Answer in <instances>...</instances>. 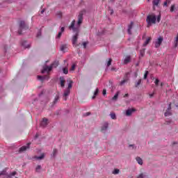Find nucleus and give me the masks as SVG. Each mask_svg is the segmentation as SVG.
<instances>
[{
    "mask_svg": "<svg viewBox=\"0 0 178 178\" xmlns=\"http://www.w3.org/2000/svg\"><path fill=\"white\" fill-rule=\"evenodd\" d=\"M84 13H86V10H84L79 13V15L78 16V22L76 26H74V24H76V21L73 20L69 27L70 30H72L74 33H76L75 35H74L72 38V44L75 47L77 42V38L79 37V30L80 29L81 23H83V15H84Z\"/></svg>",
    "mask_w": 178,
    "mask_h": 178,
    "instance_id": "f257e3e1",
    "label": "nucleus"
},
{
    "mask_svg": "<svg viewBox=\"0 0 178 178\" xmlns=\"http://www.w3.org/2000/svg\"><path fill=\"white\" fill-rule=\"evenodd\" d=\"M59 65V62L58 61H54L50 66H47V65H44L43 67V70H42V73H47L48 75L46 76H38V80H40L41 81H44V80H48V79H49V72H51V70H52V69H54V67H58Z\"/></svg>",
    "mask_w": 178,
    "mask_h": 178,
    "instance_id": "f03ea898",
    "label": "nucleus"
},
{
    "mask_svg": "<svg viewBox=\"0 0 178 178\" xmlns=\"http://www.w3.org/2000/svg\"><path fill=\"white\" fill-rule=\"evenodd\" d=\"M156 21L158 23L161 22V15H159L156 17V15L155 14L152 13L147 16L146 22L147 23V27H151L152 24H155L156 23Z\"/></svg>",
    "mask_w": 178,
    "mask_h": 178,
    "instance_id": "7ed1b4c3",
    "label": "nucleus"
},
{
    "mask_svg": "<svg viewBox=\"0 0 178 178\" xmlns=\"http://www.w3.org/2000/svg\"><path fill=\"white\" fill-rule=\"evenodd\" d=\"M67 88L64 91V93L63 95V98L64 101L67 100V97H69V95H70V88H72V87H73V81H72V79H68L67 80Z\"/></svg>",
    "mask_w": 178,
    "mask_h": 178,
    "instance_id": "20e7f679",
    "label": "nucleus"
},
{
    "mask_svg": "<svg viewBox=\"0 0 178 178\" xmlns=\"http://www.w3.org/2000/svg\"><path fill=\"white\" fill-rule=\"evenodd\" d=\"M26 30H29V25L26 24L24 21H21L19 23V29L18 30V34L19 35H22L23 34L24 31H26Z\"/></svg>",
    "mask_w": 178,
    "mask_h": 178,
    "instance_id": "39448f33",
    "label": "nucleus"
},
{
    "mask_svg": "<svg viewBox=\"0 0 178 178\" xmlns=\"http://www.w3.org/2000/svg\"><path fill=\"white\" fill-rule=\"evenodd\" d=\"M17 174V172L16 171H14L10 174H8V172H6V169H5L0 172V177L1 178H12L13 176H15V175Z\"/></svg>",
    "mask_w": 178,
    "mask_h": 178,
    "instance_id": "423d86ee",
    "label": "nucleus"
},
{
    "mask_svg": "<svg viewBox=\"0 0 178 178\" xmlns=\"http://www.w3.org/2000/svg\"><path fill=\"white\" fill-rule=\"evenodd\" d=\"M162 41H163V38L161 36L159 37L157 41L155 42V47L159 48V47H161V44H162Z\"/></svg>",
    "mask_w": 178,
    "mask_h": 178,
    "instance_id": "0eeeda50",
    "label": "nucleus"
},
{
    "mask_svg": "<svg viewBox=\"0 0 178 178\" xmlns=\"http://www.w3.org/2000/svg\"><path fill=\"white\" fill-rule=\"evenodd\" d=\"M170 109H172V103L169 104L168 108L164 114L165 116H170V115H172V113L170 112Z\"/></svg>",
    "mask_w": 178,
    "mask_h": 178,
    "instance_id": "6e6552de",
    "label": "nucleus"
},
{
    "mask_svg": "<svg viewBox=\"0 0 178 178\" xmlns=\"http://www.w3.org/2000/svg\"><path fill=\"white\" fill-rule=\"evenodd\" d=\"M30 144L31 143H28L26 146H22L19 149V152H24V151H27V149H29V148H30Z\"/></svg>",
    "mask_w": 178,
    "mask_h": 178,
    "instance_id": "1a4fd4ad",
    "label": "nucleus"
},
{
    "mask_svg": "<svg viewBox=\"0 0 178 178\" xmlns=\"http://www.w3.org/2000/svg\"><path fill=\"white\" fill-rule=\"evenodd\" d=\"M48 124V119L43 118L42 121L40 123L42 127H45Z\"/></svg>",
    "mask_w": 178,
    "mask_h": 178,
    "instance_id": "9d476101",
    "label": "nucleus"
},
{
    "mask_svg": "<svg viewBox=\"0 0 178 178\" xmlns=\"http://www.w3.org/2000/svg\"><path fill=\"white\" fill-rule=\"evenodd\" d=\"M131 60V57L130 56H127L124 59V65H127V63H129V62Z\"/></svg>",
    "mask_w": 178,
    "mask_h": 178,
    "instance_id": "9b49d317",
    "label": "nucleus"
},
{
    "mask_svg": "<svg viewBox=\"0 0 178 178\" xmlns=\"http://www.w3.org/2000/svg\"><path fill=\"white\" fill-rule=\"evenodd\" d=\"M65 78L63 76H61L60 78V87H62V88H63V87H65Z\"/></svg>",
    "mask_w": 178,
    "mask_h": 178,
    "instance_id": "f8f14e48",
    "label": "nucleus"
},
{
    "mask_svg": "<svg viewBox=\"0 0 178 178\" xmlns=\"http://www.w3.org/2000/svg\"><path fill=\"white\" fill-rule=\"evenodd\" d=\"M134 23L131 22V24L128 26V34L131 35V29H133Z\"/></svg>",
    "mask_w": 178,
    "mask_h": 178,
    "instance_id": "ddd939ff",
    "label": "nucleus"
},
{
    "mask_svg": "<svg viewBox=\"0 0 178 178\" xmlns=\"http://www.w3.org/2000/svg\"><path fill=\"white\" fill-rule=\"evenodd\" d=\"M152 38L151 37H148L145 42L143 43V47H147L149 44V42L151 41Z\"/></svg>",
    "mask_w": 178,
    "mask_h": 178,
    "instance_id": "4468645a",
    "label": "nucleus"
},
{
    "mask_svg": "<svg viewBox=\"0 0 178 178\" xmlns=\"http://www.w3.org/2000/svg\"><path fill=\"white\" fill-rule=\"evenodd\" d=\"M136 110L134 108L132 109H128L126 112L127 116H130L133 112H134Z\"/></svg>",
    "mask_w": 178,
    "mask_h": 178,
    "instance_id": "2eb2a0df",
    "label": "nucleus"
},
{
    "mask_svg": "<svg viewBox=\"0 0 178 178\" xmlns=\"http://www.w3.org/2000/svg\"><path fill=\"white\" fill-rule=\"evenodd\" d=\"M159 2H161V0H153L152 3L154 8H155V6H158L159 5Z\"/></svg>",
    "mask_w": 178,
    "mask_h": 178,
    "instance_id": "dca6fc26",
    "label": "nucleus"
},
{
    "mask_svg": "<svg viewBox=\"0 0 178 178\" xmlns=\"http://www.w3.org/2000/svg\"><path fill=\"white\" fill-rule=\"evenodd\" d=\"M22 45L25 48H30V44H27V41L22 42Z\"/></svg>",
    "mask_w": 178,
    "mask_h": 178,
    "instance_id": "f3484780",
    "label": "nucleus"
},
{
    "mask_svg": "<svg viewBox=\"0 0 178 178\" xmlns=\"http://www.w3.org/2000/svg\"><path fill=\"white\" fill-rule=\"evenodd\" d=\"M67 48V44H63L60 46V51L65 52L66 49Z\"/></svg>",
    "mask_w": 178,
    "mask_h": 178,
    "instance_id": "a211bd4d",
    "label": "nucleus"
},
{
    "mask_svg": "<svg viewBox=\"0 0 178 178\" xmlns=\"http://www.w3.org/2000/svg\"><path fill=\"white\" fill-rule=\"evenodd\" d=\"M98 92H99V89L96 88L94 95L92 96V99H95V97H97V95H98Z\"/></svg>",
    "mask_w": 178,
    "mask_h": 178,
    "instance_id": "6ab92c4d",
    "label": "nucleus"
},
{
    "mask_svg": "<svg viewBox=\"0 0 178 178\" xmlns=\"http://www.w3.org/2000/svg\"><path fill=\"white\" fill-rule=\"evenodd\" d=\"M106 129H108V122H105L104 124L103 127H102V131H105V130H106Z\"/></svg>",
    "mask_w": 178,
    "mask_h": 178,
    "instance_id": "aec40b11",
    "label": "nucleus"
},
{
    "mask_svg": "<svg viewBox=\"0 0 178 178\" xmlns=\"http://www.w3.org/2000/svg\"><path fill=\"white\" fill-rule=\"evenodd\" d=\"M58 154V149H54V150H53V153H52V154H51V156L53 157V158H55V156H56V154Z\"/></svg>",
    "mask_w": 178,
    "mask_h": 178,
    "instance_id": "412c9836",
    "label": "nucleus"
},
{
    "mask_svg": "<svg viewBox=\"0 0 178 178\" xmlns=\"http://www.w3.org/2000/svg\"><path fill=\"white\" fill-rule=\"evenodd\" d=\"M118 97H119V92H117L115 93V95H114V97L112 98V100L116 101V99H118Z\"/></svg>",
    "mask_w": 178,
    "mask_h": 178,
    "instance_id": "4be33fe9",
    "label": "nucleus"
},
{
    "mask_svg": "<svg viewBox=\"0 0 178 178\" xmlns=\"http://www.w3.org/2000/svg\"><path fill=\"white\" fill-rule=\"evenodd\" d=\"M174 44H175V48H177V44H178V33H177V37L175 38V40L174 42Z\"/></svg>",
    "mask_w": 178,
    "mask_h": 178,
    "instance_id": "5701e85b",
    "label": "nucleus"
},
{
    "mask_svg": "<svg viewBox=\"0 0 178 178\" xmlns=\"http://www.w3.org/2000/svg\"><path fill=\"white\" fill-rule=\"evenodd\" d=\"M136 161L139 165H143V159L140 157H136Z\"/></svg>",
    "mask_w": 178,
    "mask_h": 178,
    "instance_id": "b1692460",
    "label": "nucleus"
},
{
    "mask_svg": "<svg viewBox=\"0 0 178 178\" xmlns=\"http://www.w3.org/2000/svg\"><path fill=\"white\" fill-rule=\"evenodd\" d=\"M63 71L64 74H67L69 73V70L67 69V67L63 68Z\"/></svg>",
    "mask_w": 178,
    "mask_h": 178,
    "instance_id": "393cba45",
    "label": "nucleus"
},
{
    "mask_svg": "<svg viewBox=\"0 0 178 178\" xmlns=\"http://www.w3.org/2000/svg\"><path fill=\"white\" fill-rule=\"evenodd\" d=\"M44 154H42L40 156H35L34 159L38 160H41V159H44Z\"/></svg>",
    "mask_w": 178,
    "mask_h": 178,
    "instance_id": "a878e982",
    "label": "nucleus"
},
{
    "mask_svg": "<svg viewBox=\"0 0 178 178\" xmlns=\"http://www.w3.org/2000/svg\"><path fill=\"white\" fill-rule=\"evenodd\" d=\"M137 178H148V176L144 175V174H140L138 176Z\"/></svg>",
    "mask_w": 178,
    "mask_h": 178,
    "instance_id": "bb28decb",
    "label": "nucleus"
},
{
    "mask_svg": "<svg viewBox=\"0 0 178 178\" xmlns=\"http://www.w3.org/2000/svg\"><path fill=\"white\" fill-rule=\"evenodd\" d=\"M74 69H76V63L72 64V65L70 70V72H73L74 70Z\"/></svg>",
    "mask_w": 178,
    "mask_h": 178,
    "instance_id": "cd10ccee",
    "label": "nucleus"
},
{
    "mask_svg": "<svg viewBox=\"0 0 178 178\" xmlns=\"http://www.w3.org/2000/svg\"><path fill=\"white\" fill-rule=\"evenodd\" d=\"M110 116H111V119H114V120L116 119V114L115 113H111L110 114Z\"/></svg>",
    "mask_w": 178,
    "mask_h": 178,
    "instance_id": "c85d7f7f",
    "label": "nucleus"
},
{
    "mask_svg": "<svg viewBox=\"0 0 178 178\" xmlns=\"http://www.w3.org/2000/svg\"><path fill=\"white\" fill-rule=\"evenodd\" d=\"M119 169H115L113 171V175H119Z\"/></svg>",
    "mask_w": 178,
    "mask_h": 178,
    "instance_id": "c756f323",
    "label": "nucleus"
},
{
    "mask_svg": "<svg viewBox=\"0 0 178 178\" xmlns=\"http://www.w3.org/2000/svg\"><path fill=\"white\" fill-rule=\"evenodd\" d=\"M111 65H112V58L108 59V61L107 63V67H109Z\"/></svg>",
    "mask_w": 178,
    "mask_h": 178,
    "instance_id": "7c9ffc66",
    "label": "nucleus"
},
{
    "mask_svg": "<svg viewBox=\"0 0 178 178\" xmlns=\"http://www.w3.org/2000/svg\"><path fill=\"white\" fill-rule=\"evenodd\" d=\"M169 3H170V0H166L164 2L163 6H168V5H169Z\"/></svg>",
    "mask_w": 178,
    "mask_h": 178,
    "instance_id": "2f4dec72",
    "label": "nucleus"
},
{
    "mask_svg": "<svg viewBox=\"0 0 178 178\" xmlns=\"http://www.w3.org/2000/svg\"><path fill=\"white\" fill-rule=\"evenodd\" d=\"M145 54V49L140 50V56H143Z\"/></svg>",
    "mask_w": 178,
    "mask_h": 178,
    "instance_id": "473e14b6",
    "label": "nucleus"
},
{
    "mask_svg": "<svg viewBox=\"0 0 178 178\" xmlns=\"http://www.w3.org/2000/svg\"><path fill=\"white\" fill-rule=\"evenodd\" d=\"M154 84H155V86H156V87H158V85L159 84V79H156V80L154 81Z\"/></svg>",
    "mask_w": 178,
    "mask_h": 178,
    "instance_id": "72a5a7b5",
    "label": "nucleus"
},
{
    "mask_svg": "<svg viewBox=\"0 0 178 178\" xmlns=\"http://www.w3.org/2000/svg\"><path fill=\"white\" fill-rule=\"evenodd\" d=\"M58 99H59V95H57L54 99V104H56Z\"/></svg>",
    "mask_w": 178,
    "mask_h": 178,
    "instance_id": "f704fd0d",
    "label": "nucleus"
},
{
    "mask_svg": "<svg viewBox=\"0 0 178 178\" xmlns=\"http://www.w3.org/2000/svg\"><path fill=\"white\" fill-rule=\"evenodd\" d=\"M141 81H142V80L139 79L136 84V87H138V86H140L141 84Z\"/></svg>",
    "mask_w": 178,
    "mask_h": 178,
    "instance_id": "c9c22d12",
    "label": "nucleus"
},
{
    "mask_svg": "<svg viewBox=\"0 0 178 178\" xmlns=\"http://www.w3.org/2000/svg\"><path fill=\"white\" fill-rule=\"evenodd\" d=\"M40 170H41V165H38L36 167V172H40Z\"/></svg>",
    "mask_w": 178,
    "mask_h": 178,
    "instance_id": "e433bc0d",
    "label": "nucleus"
},
{
    "mask_svg": "<svg viewBox=\"0 0 178 178\" xmlns=\"http://www.w3.org/2000/svg\"><path fill=\"white\" fill-rule=\"evenodd\" d=\"M148 76V71H146L145 74H144V79H147V77Z\"/></svg>",
    "mask_w": 178,
    "mask_h": 178,
    "instance_id": "4c0bfd02",
    "label": "nucleus"
},
{
    "mask_svg": "<svg viewBox=\"0 0 178 178\" xmlns=\"http://www.w3.org/2000/svg\"><path fill=\"white\" fill-rule=\"evenodd\" d=\"M60 37H62V32H60V31L57 35L56 38H59Z\"/></svg>",
    "mask_w": 178,
    "mask_h": 178,
    "instance_id": "58836bf2",
    "label": "nucleus"
},
{
    "mask_svg": "<svg viewBox=\"0 0 178 178\" xmlns=\"http://www.w3.org/2000/svg\"><path fill=\"white\" fill-rule=\"evenodd\" d=\"M127 81V80H123L120 82V86H123V84H124Z\"/></svg>",
    "mask_w": 178,
    "mask_h": 178,
    "instance_id": "ea45409f",
    "label": "nucleus"
},
{
    "mask_svg": "<svg viewBox=\"0 0 178 178\" xmlns=\"http://www.w3.org/2000/svg\"><path fill=\"white\" fill-rule=\"evenodd\" d=\"M175 10V5L171 6L170 12H173Z\"/></svg>",
    "mask_w": 178,
    "mask_h": 178,
    "instance_id": "a19ab883",
    "label": "nucleus"
},
{
    "mask_svg": "<svg viewBox=\"0 0 178 178\" xmlns=\"http://www.w3.org/2000/svg\"><path fill=\"white\" fill-rule=\"evenodd\" d=\"M102 93H103V95H106V90L104 89Z\"/></svg>",
    "mask_w": 178,
    "mask_h": 178,
    "instance_id": "79ce46f5",
    "label": "nucleus"
},
{
    "mask_svg": "<svg viewBox=\"0 0 178 178\" xmlns=\"http://www.w3.org/2000/svg\"><path fill=\"white\" fill-rule=\"evenodd\" d=\"M40 36H41V31H39L38 32L37 37H40Z\"/></svg>",
    "mask_w": 178,
    "mask_h": 178,
    "instance_id": "37998d69",
    "label": "nucleus"
},
{
    "mask_svg": "<svg viewBox=\"0 0 178 178\" xmlns=\"http://www.w3.org/2000/svg\"><path fill=\"white\" fill-rule=\"evenodd\" d=\"M83 48H86V47H87V42H83Z\"/></svg>",
    "mask_w": 178,
    "mask_h": 178,
    "instance_id": "c03bdc74",
    "label": "nucleus"
},
{
    "mask_svg": "<svg viewBox=\"0 0 178 178\" xmlns=\"http://www.w3.org/2000/svg\"><path fill=\"white\" fill-rule=\"evenodd\" d=\"M57 15H59V17H62V13L60 12H58Z\"/></svg>",
    "mask_w": 178,
    "mask_h": 178,
    "instance_id": "a18cd8bd",
    "label": "nucleus"
},
{
    "mask_svg": "<svg viewBox=\"0 0 178 178\" xmlns=\"http://www.w3.org/2000/svg\"><path fill=\"white\" fill-rule=\"evenodd\" d=\"M63 31H65V27H62L61 28V31H60V32L63 33Z\"/></svg>",
    "mask_w": 178,
    "mask_h": 178,
    "instance_id": "49530a36",
    "label": "nucleus"
},
{
    "mask_svg": "<svg viewBox=\"0 0 178 178\" xmlns=\"http://www.w3.org/2000/svg\"><path fill=\"white\" fill-rule=\"evenodd\" d=\"M44 12H45V9H42L41 11H40V13L42 15V13H44Z\"/></svg>",
    "mask_w": 178,
    "mask_h": 178,
    "instance_id": "de8ad7c7",
    "label": "nucleus"
},
{
    "mask_svg": "<svg viewBox=\"0 0 178 178\" xmlns=\"http://www.w3.org/2000/svg\"><path fill=\"white\" fill-rule=\"evenodd\" d=\"M111 15H113V10H110Z\"/></svg>",
    "mask_w": 178,
    "mask_h": 178,
    "instance_id": "09e8293b",
    "label": "nucleus"
},
{
    "mask_svg": "<svg viewBox=\"0 0 178 178\" xmlns=\"http://www.w3.org/2000/svg\"><path fill=\"white\" fill-rule=\"evenodd\" d=\"M126 97H129V93H127L124 95V97L126 98Z\"/></svg>",
    "mask_w": 178,
    "mask_h": 178,
    "instance_id": "8fccbe9b",
    "label": "nucleus"
},
{
    "mask_svg": "<svg viewBox=\"0 0 178 178\" xmlns=\"http://www.w3.org/2000/svg\"><path fill=\"white\" fill-rule=\"evenodd\" d=\"M90 115V113H87L85 116H88Z\"/></svg>",
    "mask_w": 178,
    "mask_h": 178,
    "instance_id": "3c124183",
    "label": "nucleus"
},
{
    "mask_svg": "<svg viewBox=\"0 0 178 178\" xmlns=\"http://www.w3.org/2000/svg\"><path fill=\"white\" fill-rule=\"evenodd\" d=\"M111 70H116V69L114 68V67H112V68H111Z\"/></svg>",
    "mask_w": 178,
    "mask_h": 178,
    "instance_id": "603ef678",
    "label": "nucleus"
},
{
    "mask_svg": "<svg viewBox=\"0 0 178 178\" xmlns=\"http://www.w3.org/2000/svg\"><path fill=\"white\" fill-rule=\"evenodd\" d=\"M163 83H161V87H163Z\"/></svg>",
    "mask_w": 178,
    "mask_h": 178,
    "instance_id": "864d4df0",
    "label": "nucleus"
},
{
    "mask_svg": "<svg viewBox=\"0 0 178 178\" xmlns=\"http://www.w3.org/2000/svg\"><path fill=\"white\" fill-rule=\"evenodd\" d=\"M150 97H154V93L150 95Z\"/></svg>",
    "mask_w": 178,
    "mask_h": 178,
    "instance_id": "5fc2aeb1",
    "label": "nucleus"
},
{
    "mask_svg": "<svg viewBox=\"0 0 178 178\" xmlns=\"http://www.w3.org/2000/svg\"><path fill=\"white\" fill-rule=\"evenodd\" d=\"M37 137H38V134H36V135H35V138H37Z\"/></svg>",
    "mask_w": 178,
    "mask_h": 178,
    "instance_id": "6e6d98bb",
    "label": "nucleus"
},
{
    "mask_svg": "<svg viewBox=\"0 0 178 178\" xmlns=\"http://www.w3.org/2000/svg\"><path fill=\"white\" fill-rule=\"evenodd\" d=\"M148 1V2H149V0H147Z\"/></svg>",
    "mask_w": 178,
    "mask_h": 178,
    "instance_id": "4d7b16f0",
    "label": "nucleus"
}]
</instances>
